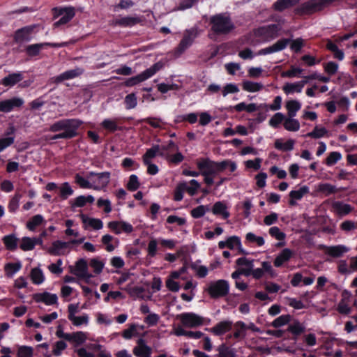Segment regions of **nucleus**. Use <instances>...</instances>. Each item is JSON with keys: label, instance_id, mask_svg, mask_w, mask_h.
<instances>
[{"label": "nucleus", "instance_id": "obj_1", "mask_svg": "<svg viewBox=\"0 0 357 357\" xmlns=\"http://www.w3.org/2000/svg\"><path fill=\"white\" fill-rule=\"evenodd\" d=\"M82 121L77 119H61L54 122L49 128L53 132H61L54 135L51 139H71L77 135V130Z\"/></svg>", "mask_w": 357, "mask_h": 357}, {"label": "nucleus", "instance_id": "obj_2", "mask_svg": "<svg viewBox=\"0 0 357 357\" xmlns=\"http://www.w3.org/2000/svg\"><path fill=\"white\" fill-rule=\"evenodd\" d=\"M211 30L218 35H225L234 29V25L230 17L226 13L213 15L210 18Z\"/></svg>", "mask_w": 357, "mask_h": 357}, {"label": "nucleus", "instance_id": "obj_3", "mask_svg": "<svg viewBox=\"0 0 357 357\" xmlns=\"http://www.w3.org/2000/svg\"><path fill=\"white\" fill-rule=\"evenodd\" d=\"M79 303L70 304L68 306V319L73 325L77 327L86 326L89 323V317L86 313L78 315Z\"/></svg>", "mask_w": 357, "mask_h": 357}, {"label": "nucleus", "instance_id": "obj_4", "mask_svg": "<svg viewBox=\"0 0 357 357\" xmlns=\"http://www.w3.org/2000/svg\"><path fill=\"white\" fill-rule=\"evenodd\" d=\"M110 172H103L96 173L90 172L87 174V178L91 179V189L101 190L106 188L110 181Z\"/></svg>", "mask_w": 357, "mask_h": 357}, {"label": "nucleus", "instance_id": "obj_5", "mask_svg": "<svg viewBox=\"0 0 357 357\" xmlns=\"http://www.w3.org/2000/svg\"><path fill=\"white\" fill-rule=\"evenodd\" d=\"M162 65L159 62L153 64L149 68H147L139 75L128 78L125 82V86H133L140 82H142L148 79L149 78L153 76L158 70H160L162 68Z\"/></svg>", "mask_w": 357, "mask_h": 357}, {"label": "nucleus", "instance_id": "obj_6", "mask_svg": "<svg viewBox=\"0 0 357 357\" xmlns=\"http://www.w3.org/2000/svg\"><path fill=\"white\" fill-rule=\"evenodd\" d=\"M280 30L281 27L278 24H271L255 29L254 34L263 40L268 41L278 37Z\"/></svg>", "mask_w": 357, "mask_h": 357}, {"label": "nucleus", "instance_id": "obj_7", "mask_svg": "<svg viewBox=\"0 0 357 357\" xmlns=\"http://www.w3.org/2000/svg\"><path fill=\"white\" fill-rule=\"evenodd\" d=\"M229 291V284L225 280H219L211 282L207 288V291L211 298H219L226 296Z\"/></svg>", "mask_w": 357, "mask_h": 357}, {"label": "nucleus", "instance_id": "obj_8", "mask_svg": "<svg viewBox=\"0 0 357 357\" xmlns=\"http://www.w3.org/2000/svg\"><path fill=\"white\" fill-rule=\"evenodd\" d=\"M182 325L187 328H196L204 324V318L194 313L184 312L178 315Z\"/></svg>", "mask_w": 357, "mask_h": 357}, {"label": "nucleus", "instance_id": "obj_9", "mask_svg": "<svg viewBox=\"0 0 357 357\" xmlns=\"http://www.w3.org/2000/svg\"><path fill=\"white\" fill-rule=\"evenodd\" d=\"M36 25H29L17 29L14 33V40L17 43H23L30 41L33 34Z\"/></svg>", "mask_w": 357, "mask_h": 357}, {"label": "nucleus", "instance_id": "obj_10", "mask_svg": "<svg viewBox=\"0 0 357 357\" xmlns=\"http://www.w3.org/2000/svg\"><path fill=\"white\" fill-rule=\"evenodd\" d=\"M218 248L220 249L227 248L231 250H236L241 254H247L242 247L241 238L237 236H229L225 240L219 241Z\"/></svg>", "mask_w": 357, "mask_h": 357}, {"label": "nucleus", "instance_id": "obj_11", "mask_svg": "<svg viewBox=\"0 0 357 357\" xmlns=\"http://www.w3.org/2000/svg\"><path fill=\"white\" fill-rule=\"evenodd\" d=\"M186 272V268L182 267L178 271H172L168 278L166 280V287L167 288L173 292H177L180 289V285L178 282L176 281L177 279H181L183 280H186V278L183 275V273Z\"/></svg>", "mask_w": 357, "mask_h": 357}, {"label": "nucleus", "instance_id": "obj_12", "mask_svg": "<svg viewBox=\"0 0 357 357\" xmlns=\"http://www.w3.org/2000/svg\"><path fill=\"white\" fill-rule=\"evenodd\" d=\"M67 43H41L29 45L26 47L25 51L28 56H36L38 55L40 51L47 47H61L67 45Z\"/></svg>", "mask_w": 357, "mask_h": 357}, {"label": "nucleus", "instance_id": "obj_13", "mask_svg": "<svg viewBox=\"0 0 357 357\" xmlns=\"http://www.w3.org/2000/svg\"><path fill=\"white\" fill-rule=\"evenodd\" d=\"M319 249L321 250L326 255L333 257L339 258L344 255V254L349 252V248L344 245H337L333 246H327L325 245H319Z\"/></svg>", "mask_w": 357, "mask_h": 357}, {"label": "nucleus", "instance_id": "obj_14", "mask_svg": "<svg viewBox=\"0 0 357 357\" xmlns=\"http://www.w3.org/2000/svg\"><path fill=\"white\" fill-rule=\"evenodd\" d=\"M196 164L202 176L217 174L215 162L209 158H200L197 161Z\"/></svg>", "mask_w": 357, "mask_h": 357}, {"label": "nucleus", "instance_id": "obj_15", "mask_svg": "<svg viewBox=\"0 0 357 357\" xmlns=\"http://www.w3.org/2000/svg\"><path fill=\"white\" fill-rule=\"evenodd\" d=\"M24 103V100L20 97H13L0 101V112L8 113L15 108L21 107Z\"/></svg>", "mask_w": 357, "mask_h": 357}, {"label": "nucleus", "instance_id": "obj_16", "mask_svg": "<svg viewBox=\"0 0 357 357\" xmlns=\"http://www.w3.org/2000/svg\"><path fill=\"white\" fill-rule=\"evenodd\" d=\"M289 39H280L269 47L261 49L260 50L258 51L257 53H256V55H266L280 52L284 50L289 44Z\"/></svg>", "mask_w": 357, "mask_h": 357}, {"label": "nucleus", "instance_id": "obj_17", "mask_svg": "<svg viewBox=\"0 0 357 357\" xmlns=\"http://www.w3.org/2000/svg\"><path fill=\"white\" fill-rule=\"evenodd\" d=\"M107 227L118 235L122 233L128 234L133 231L132 225L126 221H111L108 222Z\"/></svg>", "mask_w": 357, "mask_h": 357}, {"label": "nucleus", "instance_id": "obj_18", "mask_svg": "<svg viewBox=\"0 0 357 357\" xmlns=\"http://www.w3.org/2000/svg\"><path fill=\"white\" fill-rule=\"evenodd\" d=\"M55 13L60 19L54 23L55 26L66 24L70 21L75 16V10L73 8H55Z\"/></svg>", "mask_w": 357, "mask_h": 357}, {"label": "nucleus", "instance_id": "obj_19", "mask_svg": "<svg viewBox=\"0 0 357 357\" xmlns=\"http://www.w3.org/2000/svg\"><path fill=\"white\" fill-rule=\"evenodd\" d=\"M79 218L82 220L83 229L100 230L103 227V222L100 219L89 217L85 214L81 213Z\"/></svg>", "mask_w": 357, "mask_h": 357}, {"label": "nucleus", "instance_id": "obj_20", "mask_svg": "<svg viewBox=\"0 0 357 357\" xmlns=\"http://www.w3.org/2000/svg\"><path fill=\"white\" fill-rule=\"evenodd\" d=\"M197 36V31L195 29H191L190 30H187L183 36V39L181 40L179 45H178V51L180 52H184L188 47H189L193 43L195 38Z\"/></svg>", "mask_w": 357, "mask_h": 357}, {"label": "nucleus", "instance_id": "obj_21", "mask_svg": "<svg viewBox=\"0 0 357 357\" xmlns=\"http://www.w3.org/2000/svg\"><path fill=\"white\" fill-rule=\"evenodd\" d=\"M84 72L82 68L77 67L74 69L66 70L59 75L54 77V82L56 83L61 82L65 80L72 79L82 75Z\"/></svg>", "mask_w": 357, "mask_h": 357}, {"label": "nucleus", "instance_id": "obj_22", "mask_svg": "<svg viewBox=\"0 0 357 357\" xmlns=\"http://www.w3.org/2000/svg\"><path fill=\"white\" fill-rule=\"evenodd\" d=\"M133 354L137 357H151V348L146 344L144 339L140 338L133 349Z\"/></svg>", "mask_w": 357, "mask_h": 357}, {"label": "nucleus", "instance_id": "obj_23", "mask_svg": "<svg viewBox=\"0 0 357 357\" xmlns=\"http://www.w3.org/2000/svg\"><path fill=\"white\" fill-rule=\"evenodd\" d=\"M233 326V322L229 320H224L222 321L217 324H215L213 327L210 328H206V330L213 333L215 335H222L227 332L229 331Z\"/></svg>", "mask_w": 357, "mask_h": 357}, {"label": "nucleus", "instance_id": "obj_24", "mask_svg": "<svg viewBox=\"0 0 357 357\" xmlns=\"http://www.w3.org/2000/svg\"><path fill=\"white\" fill-rule=\"evenodd\" d=\"M140 21L137 16L119 17L113 20L112 24L122 27H130L139 23Z\"/></svg>", "mask_w": 357, "mask_h": 357}, {"label": "nucleus", "instance_id": "obj_25", "mask_svg": "<svg viewBox=\"0 0 357 357\" xmlns=\"http://www.w3.org/2000/svg\"><path fill=\"white\" fill-rule=\"evenodd\" d=\"M73 273L81 278H89L91 275L88 273V264L85 259L78 260L75 266Z\"/></svg>", "mask_w": 357, "mask_h": 357}, {"label": "nucleus", "instance_id": "obj_26", "mask_svg": "<svg viewBox=\"0 0 357 357\" xmlns=\"http://www.w3.org/2000/svg\"><path fill=\"white\" fill-rule=\"evenodd\" d=\"M211 211L213 215L220 216L224 220L227 219L230 216V213L228 211V206L222 201L216 202L213 204Z\"/></svg>", "mask_w": 357, "mask_h": 357}, {"label": "nucleus", "instance_id": "obj_27", "mask_svg": "<svg viewBox=\"0 0 357 357\" xmlns=\"http://www.w3.org/2000/svg\"><path fill=\"white\" fill-rule=\"evenodd\" d=\"M34 300L38 303H44L47 305H52L56 304L58 301V297L55 294H51L49 292H43L36 294L33 296Z\"/></svg>", "mask_w": 357, "mask_h": 357}, {"label": "nucleus", "instance_id": "obj_28", "mask_svg": "<svg viewBox=\"0 0 357 357\" xmlns=\"http://www.w3.org/2000/svg\"><path fill=\"white\" fill-rule=\"evenodd\" d=\"M69 246L70 243L61 241H55L52 243V246L48 250V252L52 255H62L66 253V251Z\"/></svg>", "mask_w": 357, "mask_h": 357}, {"label": "nucleus", "instance_id": "obj_29", "mask_svg": "<svg viewBox=\"0 0 357 357\" xmlns=\"http://www.w3.org/2000/svg\"><path fill=\"white\" fill-rule=\"evenodd\" d=\"M331 207L334 212L341 216L350 213L353 210L351 205L344 204L341 201H333Z\"/></svg>", "mask_w": 357, "mask_h": 357}, {"label": "nucleus", "instance_id": "obj_30", "mask_svg": "<svg viewBox=\"0 0 357 357\" xmlns=\"http://www.w3.org/2000/svg\"><path fill=\"white\" fill-rule=\"evenodd\" d=\"M294 255V252L289 248L283 249L275 257L274 266L280 267L284 263L287 262Z\"/></svg>", "mask_w": 357, "mask_h": 357}, {"label": "nucleus", "instance_id": "obj_31", "mask_svg": "<svg viewBox=\"0 0 357 357\" xmlns=\"http://www.w3.org/2000/svg\"><path fill=\"white\" fill-rule=\"evenodd\" d=\"M14 132L15 128L13 127H10L5 133V135L0 138V152L14 143Z\"/></svg>", "mask_w": 357, "mask_h": 357}, {"label": "nucleus", "instance_id": "obj_32", "mask_svg": "<svg viewBox=\"0 0 357 357\" xmlns=\"http://www.w3.org/2000/svg\"><path fill=\"white\" fill-rule=\"evenodd\" d=\"M307 82V80L305 79L294 83H287L284 85L282 90L286 94H291L296 92L300 93Z\"/></svg>", "mask_w": 357, "mask_h": 357}, {"label": "nucleus", "instance_id": "obj_33", "mask_svg": "<svg viewBox=\"0 0 357 357\" xmlns=\"http://www.w3.org/2000/svg\"><path fill=\"white\" fill-rule=\"evenodd\" d=\"M101 242L105 245V249L109 252L114 251L119 243L117 238L109 234L102 236Z\"/></svg>", "mask_w": 357, "mask_h": 357}, {"label": "nucleus", "instance_id": "obj_34", "mask_svg": "<svg viewBox=\"0 0 357 357\" xmlns=\"http://www.w3.org/2000/svg\"><path fill=\"white\" fill-rule=\"evenodd\" d=\"M101 127L110 132H114L117 130H121V127L119 126V119H105L100 123Z\"/></svg>", "mask_w": 357, "mask_h": 357}, {"label": "nucleus", "instance_id": "obj_35", "mask_svg": "<svg viewBox=\"0 0 357 357\" xmlns=\"http://www.w3.org/2000/svg\"><path fill=\"white\" fill-rule=\"evenodd\" d=\"M160 146L159 145H155L151 149H148L143 156L144 163H149L151 160L154 158L157 155L165 156V153L164 151H161Z\"/></svg>", "mask_w": 357, "mask_h": 357}, {"label": "nucleus", "instance_id": "obj_36", "mask_svg": "<svg viewBox=\"0 0 357 357\" xmlns=\"http://www.w3.org/2000/svg\"><path fill=\"white\" fill-rule=\"evenodd\" d=\"M23 75L21 73L9 74L1 80V84L5 86H13L22 81Z\"/></svg>", "mask_w": 357, "mask_h": 357}, {"label": "nucleus", "instance_id": "obj_37", "mask_svg": "<svg viewBox=\"0 0 357 357\" xmlns=\"http://www.w3.org/2000/svg\"><path fill=\"white\" fill-rule=\"evenodd\" d=\"M95 198L92 195L84 196L80 195L77 197L73 200L70 201V204L72 208L75 207H83L86 205V203L92 204L93 203Z\"/></svg>", "mask_w": 357, "mask_h": 357}, {"label": "nucleus", "instance_id": "obj_38", "mask_svg": "<svg viewBox=\"0 0 357 357\" xmlns=\"http://www.w3.org/2000/svg\"><path fill=\"white\" fill-rule=\"evenodd\" d=\"M45 220L42 215L38 214L33 216L27 222H26V228L31 231H34L36 228L42 225L45 224Z\"/></svg>", "mask_w": 357, "mask_h": 357}, {"label": "nucleus", "instance_id": "obj_39", "mask_svg": "<svg viewBox=\"0 0 357 357\" xmlns=\"http://www.w3.org/2000/svg\"><path fill=\"white\" fill-rule=\"evenodd\" d=\"M245 243L248 244H255L258 247L265 244V240L262 236H257L253 232H248L245 236Z\"/></svg>", "mask_w": 357, "mask_h": 357}, {"label": "nucleus", "instance_id": "obj_40", "mask_svg": "<svg viewBox=\"0 0 357 357\" xmlns=\"http://www.w3.org/2000/svg\"><path fill=\"white\" fill-rule=\"evenodd\" d=\"M242 87L243 89L245 91L255 93L262 90L264 89V85L260 82L245 80L242 83Z\"/></svg>", "mask_w": 357, "mask_h": 357}, {"label": "nucleus", "instance_id": "obj_41", "mask_svg": "<svg viewBox=\"0 0 357 357\" xmlns=\"http://www.w3.org/2000/svg\"><path fill=\"white\" fill-rule=\"evenodd\" d=\"M30 278L34 284H41L45 280L43 271L40 268H33L30 273Z\"/></svg>", "mask_w": 357, "mask_h": 357}, {"label": "nucleus", "instance_id": "obj_42", "mask_svg": "<svg viewBox=\"0 0 357 357\" xmlns=\"http://www.w3.org/2000/svg\"><path fill=\"white\" fill-rule=\"evenodd\" d=\"M294 143L295 142L293 139L284 140L278 139L275 142V147L282 151H289L294 149Z\"/></svg>", "mask_w": 357, "mask_h": 357}, {"label": "nucleus", "instance_id": "obj_43", "mask_svg": "<svg viewBox=\"0 0 357 357\" xmlns=\"http://www.w3.org/2000/svg\"><path fill=\"white\" fill-rule=\"evenodd\" d=\"M21 268L22 263L20 261L7 263L4 266L5 274L8 278H13Z\"/></svg>", "mask_w": 357, "mask_h": 357}, {"label": "nucleus", "instance_id": "obj_44", "mask_svg": "<svg viewBox=\"0 0 357 357\" xmlns=\"http://www.w3.org/2000/svg\"><path fill=\"white\" fill-rule=\"evenodd\" d=\"M308 192V188L307 187L300 188L298 190H292L289 192V204L291 206H294L296 202V200H300L307 192Z\"/></svg>", "mask_w": 357, "mask_h": 357}, {"label": "nucleus", "instance_id": "obj_45", "mask_svg": "<svg viewBox=\"0 0 357 357\" xmlns=\"http://www.w3.org/2000/svg\"><path fill=\"white\" fill-rule=\"evenodd\" d=\"M285 107L288 112V116L294 117L301 109V105L297 100H291L286 102Z\"/></svg>", "mask_w": 357, "mask_h": 357}, {"label": "nucleus", "instance_id": "obj_46", "mask_svg": "<svg viewBox=\"0 0 357 357\" xmlns=\"http://www.w3.org/2000/svg\"><path fill=\"white\" fill-rule=\"evenodd\" d=\"M300 0H278L274 4L273 8L275 10L282 11L287 8L294 6Z\"/></svg>", "mask_w": 357, "mask_h": 357}, {"label": "nucleus", "instance_id": "obj_47", "mask_svg": "<svg viewBox=\"0 0 357 357\" xmlns=\"http://www.w3.org/2000/svg\"><path fill=\"white\" fill-rule=\"evenodd\" d=\"M185 185V190L190 196H194L197 194L198 190L200 188V183L195 179H192L189 183L185 181L181 182Z\"/></svg>", "mask_w": 357, "mask_h": 357}, {"label": "nucleus", "instance_id": "obj_48", "mask_svg": "<svg viewBox=\"0 0 357 357\" xmlns=\"http://www.w3.org/2000/svg\"><path fill=\"white\" fill-rule=\"evenodd\" d=\"M235 332L234 333V337L236 339L244 338L246 335V331L248 330L247 325L241 321H238L234 324Z\"/></svg>", "mask_w": 357, "mask_h": 357}, {"label": "nucleus", "instance_id": "obj_49", "mask_svg": "<svg viewBox=\"0 0 357 357\" xmlns=\"http://www.w3.org/2000/svg\"><path fill=\"white\" fill-rule=\"evenodd\" d=\"M284 128L291 132H296L300 128V123L298 121L294 119V117H286L284 120Z\"/></svg>", "mask_w": 357, "mask_h": 357}, {"label": "nucleus", "instance_id": "obj_50", "mask_svg": "<svg viewBox=\"0 0 357 357\" xmlns=\"http://www.w3.org/2000/svg\"><path fill=\"white\" fill-rule=\"evenodd\" d=\"M254 260L253 259H248L246 257H240L238 258L236 263V264L240 266V269H245V270H248L249 271V276L251 275V273H252V268L254 267Z\"/></svg>", "mask_w": 357, "mask_h": 357}, {"label": "nucleus", "instance_id": "obj_51", "mask_svg": "<svg viewBox=\"0 0 357 357\" xmlns=\"http://www.w3.org/2000/svg\"><path fill=\"white\" fill-rule=\"evenodd\" d=\"M6 248L9 250H15L17 248L18 238L14 234L6 235L3 238Z\"/></svg>", "mask_w": 357, "mask_h": 357}, {"label": "nucleus", "instance_id": "obj_52", "mask_svg": "<svg viewBox=\"0 0 357 357\" xmlns=\"http://www.w3.org/2000/svg\"><path fill=\"white\" fill-rule=\"evenodd\" d=\"M89 333L83 331H77L70 333V342L77 344H82L88 339Z\"/></svg>", "mask_w": 357, "mask_h": 357}, {"label": "nucleus", "instance_id": "obj_53", "mask_svg": "<svg viewBox=\"0 0 357 357\" xmlns=\"http://www.w3.org/2000/svg\"><path fill=\"white\" fill-rule=\"evenodd\" d=\"M282 101V97L278 96L274 98L273 103L270 105H267L265 103L260 104L259 107H263V109H265L266 110L278 111L281 109Z\"/></svg>", "mask_w": 357, "mask_h": 357}, {"label": "nucleus", "instance_id": "obj_54", "mask_svg": "<svg viewBox=\"0 0 357 357\" xmlns=\"http://www.w3.org/2000/svg\"><path fill=\"white\" fill-rule=\"evenodd\" d=\"M87 347L94 351H98V357H112L110 353L103 349V347L99 344H87Z\"/></svg>", "mask_w": 357, "mask_h": 357}, {"label": "nucleus", "instance_id": "obj_55", "mask_svg": "<svg viewBox=\"0 0 357 357\" xmlns=\"http://www.w3.org/2000/svg\"><path fill=\"white\" fill-rule=\"evenodd\" d=\"M20 248L23 251H30L34 249V245L33 242V238L30 237L24 236L21 238Z\"/></svg>", "mask_w": 357, "mask_h": 357}, {"label": "nucleus", "instance_id": "obj_56", "mask_svg": "<svg viewBox=\"0 0 357 357\" xmlns=\"http://www.w3.org/2000/svg\"><path fill=\"white\" fill-rule=\"evenodd\" d=\"M239 92V88L237 84L234 83H228L225 84L222 89V94L223 97H226L229 94L237 93Z\"/></svg>", "mask_w": 357, "mask_h": 357}, {"label": "nucleus", "instance_id": "obj_57", "mask_svg": "<svg viewBox=\"0 0 357 357\" xmlns=\"http://www.w3.org/2000/svg\"><path fill=\"white\" fill-rule=\"evenodd\" d=\"M124 102L127 109H134L137 105V98L135 93H132L125 97Z\"/></svg>", "mask_w": 357, "mask_h": 357}, {"label": "nucleus", "instance_id": "obj_58", "mask_svg": "<svg viewBox=\"0 0 357 357\" xmlns=\"http://www.w3.org/2000/svg\"><path fill=\"white\" fill-rule=\"evenodd\" d=\"M208 211V206L199 205L197 207L193 208L191 211L190 214L194 218H199L203 217Z\"/></svg>", "mask_w": 357, "mask_h": 357}, {"label": "nucleus", "instance_id": "obj_59", "mask_svg": "<svg viewBox=\"0 0 357 357\" xmlns=\"http://www.w3.org/2000/svg\"><path fill=\"white\" fill-rule=\"evenodd\" d=\"M342 158V155L340 152L333 151L331 152L325 160V164L327 166H333Z\"/></svg>", "mask_w": 357, "mask_h": 357}, {"label": "nucleus", "instance_id": "obj_60", "mask_svg": "<svg viewBox=\"0 0 357 357\" xmlns=\"http://www.w3.org/2000/svg\"><path fill=\"white\" fill-rule=\"evenodd\" d=\"M285 119V116L281 113L278 112L275 113L269 120L268 124L270 126L273 128H278L279 125L284 122V120Z\"/></svg>", "mask_w": 357, "mask_h": 357}, {"label": "nucleus", "instance_id": "obj_61", "mask_svg": "<svg viewBox=\"0 0 357 357\" xmlns=\"http://www.w3.org/2000/svg\"><path fill=\"white\" fill-rule=\"evenodd\" d=\"M268 234L271 237L278 241H284L286 238V234L278 227H271L268 229Z\"/></svg>", "mask_w": 357, "mask_h": 357}, {"label": "nucleus", "instance_id": "obj_62", "mask_svg": "<svg viewBox=\"0 0 357 357\" xmlns=\"http://www.w3.org/2000/svg\"><path fill=\"white\" fill-rule=\"evenodd\" d=\"M158 239L152 238L150 240L147 247L148 256L154 257L157 255Z\"/></svg>", "mask_w": 357, "mask_h": 357}, {"label": "nucleus", "instance_id": "obj_63", "mask_svg": "<svg viewBox=\"0 0 357 357\" xmlns=\"http://www.w3.org/2000/svg\"><path fill=\"white\" fill-rule=\"evenodd\" d=\"M63 261L59 259L56 263H52L47 266L48 270L53 274L60 275L63 272Z\"/></svg>", "mask_w": 357, "mask_h": 357}, {"label": "nucleus", "instance_id": "obj_64", "mask_svg": "<svg viewBox=\"0 0 357 357\" xmlns=\"http://www.w3.org/2000/svg\"><path fill=\"white\" fill-rule=\"evenodd\" d=\"M33 350L31 347L21 346L18 348L17 357H33Z\"/></svg>", "mask_w": 357, "mask_h": 357}]
</instances>
